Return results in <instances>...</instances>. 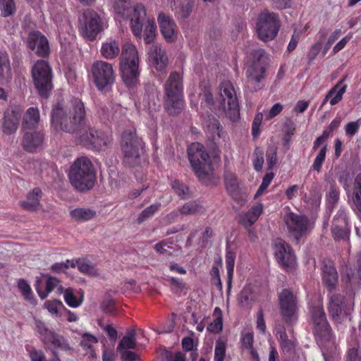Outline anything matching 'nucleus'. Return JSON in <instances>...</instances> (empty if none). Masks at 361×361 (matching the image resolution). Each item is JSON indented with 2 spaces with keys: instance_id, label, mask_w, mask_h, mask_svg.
Returning a JSON list of instances; mask_svg holds the SVG:
<instances>
[{
  "instance_id": "obj_11",
  "label": "nucleus",
  "mask_w": 361,
  "mask_h": 361,
  "mask_svg": "<svg viewBox=\"0 0 361 361\" xmlns=\"http://www.w3.org/2000/svg\"><path fill=\"white\" fill-rule=\"evenodd\" d=\"M311 312V323L313 325V332L318 344L331 338V329L326 319V314L322 306L313 307Z\"/></svg>"
},
{
  "instance_id": "obj_22",
  "label": "nucleus",
  "mask_w": 361,
  "mask_h": 361,
  "mask_svg": "<svg viewBox=\"0 0 361 361\" xmlns=\"http://www.w3.org/2000/svg\"><path fill=\"white\" fill-rule=\"evenodd\" d=\"M20 116V110L17 107L6 111L1 126L2 132L6 135L14 134L18 128Z\"/></svg>"
},
{
  "instance_id": "obj_59",
  "label": "nucleus",
  "mask_w": 361,
  "mask_h": 361,
  "mask_svg": "<svg viewBox=\"0 0 361 361\" xmlns=\"http://www.w3.org/2000/svg\"><path fill=\"white\" fill-rule=\"evenodd\" d=\"M273 178H274L273 173H268L264 176L260 186L259 187L257 191L256 192L255 197H259L262 195V193L264 192V190L270 185Z\"/></svg>"
},
{
  "instance_id": "obj_25",
  "label": "nucleus",
  "mask_w": 361,
  "mask_h": 361,
  "mask_svg": "<svg viewBox=\"0 0 361 361\" xmlns=\"http://www.w3.org/2000/svg\"><path fill=\"white\" fill-rule=\"evenodd\" d=\"M338 273L332 262L324 261L322 268V280L330 291L336 289L338 283Z\"/></svg>"
},
{
  "instance_id": "obj_6",
  "label": "nucleus",
  "mask_w": 361,
  "mask_h": 361,
  "mask_svg": "<svg viewBox=\"0 0 361 361\" xmlns=\"http://www.w3.org/2000/svg\"><path fill=\"white\" fill-rule=\"evenodd\" d=\"M145 148L142 139L138 137L135 130H125L121 135V149L124 154V161L130 166L138 164L141 153Z\"/></svg>"
},
{
  "instance_id": "obj_50",
  "label": "nucleus",
  "mask_w": 361,
  "mask_h": 361,
  "mask_svg": "<svg viewBox=\"0 0 361 361\" xmlns=\"http://www.w3.org/2000/svg\"><path fill=\"white\" fill-rule=\"evenodd\" d=\"M157 34V25L154 20H148L144 30V41L146 44L152 43Z\"/></svg>"
},
{
  "instance_id": "obj_42",
  "label": "nucleus",
  "mask_w": 361,
  "mask_h": 361,
  "mask_svg": "<svg viewBox=\"0 0 361 361\" xmlns=\"http://www.w3.org/2000/svg\"><path fill=\"white\" fill-rule=\"evenodd\" d=\"M136 347L135 331L131 330L128 332L118 345L117 350L119 351L135 349Z\"/></svg>"
},
{
  "instance_id": "obj_41",
  "label": "nucleus",
  "mask_w": 361,
  "mask_h": 361,
  "mask_svg": "<svg viewBox=\"0 0 361 361\" xmlns=\"http://www.w3.org/2000/svg\"><path fill=\"white\" fill-rule=\"evenodd\" d=\"M329 183L330 188L326 193V198L328 208L332 209L339 200L340 192L334 180H329Z\"/></svg>"
},
{
  "instance_id": "obj_28",
  "label": "nucleus",
  "mask_w": 361,
  "mask_h": 361,
  "mask_svg": "<svg viewBox=\"0 0 361 361\" xmlns=\"http://www.w3.org/2000/svg\"><path fill=\"white\" fill-rule=\"evenodd\" d=\"M263 211V205L259 203L250 208L246 213L240 215L239 222L246 228L251 227L258 219Z\"/></svg>"
},
{
  "instance_id": "obj_32",
  "label": "nucleus",
  "mask_w": 361,
  "mask_h": 361,
  "mask_svg": "<svg viewBox=\"0 0 361 361\" xmlns=\"http://www.w3.org/2000/svg\"><path fill=\"white\" fill-rule=\"evenodd\" d=\"M265 68L260 67L259 69L255 66L249 68L247 71V76L248 78V87H251L253 83L257 84V87H254L253 91L260 89L259 83L264 78Z\"/></svg>"
},
{
  "instance_id": "obj_61",
  "label": "nucleus",
  "mask_w": 361,
  "mask_h": 361,
  "mask_svg": "<svg viewBox=\"0 0 361 361\" xmlns=\"http://www.w3.org/2000/svg\"><path fill=\"white\" fill-rule=\"evenodd\" d=\"M251 293V290L249 288H243L238 296V302L241 306L246 307L249 305Z\"/></svg>"
},
{
  "instance_id": "obj_5",
  "label": "nucleus",
  "mask_w": 361,
  "mask_h": 361,
  "mask_svg": "<svg viewBox=\"0 0 361 361\" xmlns=\"http://www.w3.org/2000/svg\"><path fill=\"white\" fill-rule=\"evenodd\" d=\"M188 154L195 176L200 181L205 182L209 175L212 164L204 145L199 142L192 143L188 148Z\"/></svg>"
},
{
  "instance_id": "obj_2",
  "label": "nucleus",
  "mask_w": 361,
  "mask_h": 361,
  "mask_svg": "<svg viewBox=\"0 0 361 361\" xmlns=\"http://www.w3.org/2000/svg\"><path fill=\"white\" fill-rule=\"evenodd\" d=\"M183 80L177 71L170 73L164 84V108L170 116H176L183 111L185 106Z\"/></svg>"
},
{
  "instance_id": "obj_19",
  "label": "nucleus",
  "mask_w": 361,
  "mask_h": 361,
  "mask_svg": "<svg viewBox=\"0 0 361 361\" xmlns=\"http://www.w3.org/2000/svg\"><path fill=\"white\" fill-rule=\"evenodd\" d=\"M27 46L38 56L45 57L49 54L50 50L48 39L39 31H33L29 34Z\"/></svg>"
},
{
  "instance_id": "obj_21",
  "label": "nucleus",
  "mask_w": 361,
  "mask_h": 361,
  "mask_svg": "<svg viewBox=\"0 0 361 361\" xmlns=\"http://www.w3.org/2000/svg\"><path fill=\"white\" fill-rule=\"evenodd\" d=\"M22 145L23 149L27 152H36L42 145L44 138V134L42 131L36 130H23Z\"/></svg>"
},
{
  "instance_id": "obj_58",
  "label": "nucleus",
  "mask_w": 361,
  "mask_h": 361,
  "mask_svg": "<svg viewBox=\"0 0 361 361\" xmlns=\"http://www.w3.org/2000/svg\"><path fill=\"white\" fill-rule=\"evenodd\" d=\"M254 343V334L252 332L242 333L240 336L241 347L245 350L251 348Z\"/></svg>"
},
{
  "instance_id": "obj_16",
  "label": "nucleus",
  "mask_w": 361,
  "mask_h": 361,
  "mask_svg": "<svg viewBox=\"0 0 361 361\" xmlns=\"http://www.w3.org/2000/svg\"><path fill=\"white\" fill-rule=\"evenodd\" d=\"M274 256L279 264L286 271H292L296 266V257L290 246L283 240L278 238L274 245Z\"/></svg>"
},
{
  "instance_id": "obj_40",
  "label": "nucleus",
  "mask_w": 361,
  "mask_h": 361,
  "mask_svg": "<svg viewBox=\"0 0 361 361\" xmlns=\"http://www.w3.org/2000/svg\"><path fill=\"white\" fill-rule=\"evenodd\" d=\"M73 267H77L78 270L83 274L94 276L97 274V271L95 267L86 259H72Z\"/></svg>"
},
{
  "instance_id": "obj_24",
  "label": "nucleus",
  "mask_w": 361,
  "mask_h": 361,
  "mask_svg": "<svg viewBox=\"0 0 361 361\" xmlns=\"http://www.w3.org/2000/svg\"><path fill=\"white\" fill-rule=\"evenodd\" d=\"M149 59L152 66L158 71L166 69L168 58L166 52L158 45H152L149 50Z\"/></svg>"
},
{
  "instance_id": "obj_51",
  "label": "nucleus",
  "mask_w": 361,
  "mask_h": 361,
  "mask_svg": "<svg viewBox=\"0 0 361 361\" xmlns=\"http://www.w3.org/2000/svg\"><path fill=\"white\" fill-rule=\"evenodd\" d=\"M252 163L255 171H260L262 169L264 164V152L259 147H257L255 149Z\"/></svg>"
},
{
  "instance_id": "obj_10",
  "label": "nucleus",
  "mask_w": 361,
  "mask_h": 361,
  "mask_svg": "<svg viewBox=\"0 0 361 361\" xmlns=\"http://www.w3.org/2000/svg\"><path fill=\"white\" fill-rule=\"evenodd\" d=\"M219 92L227 116L232 121H238L240 116L239 104L233 84L228 80L222 82Z\"/></svg>"
},
{
  "instance_id": "obj_9",
  "label": "nucleus",
  "mask_w": 361,
  "mask_h": 361,
  "mask_svg": "<svg viewBox=\"0 0 361 361\" xmlns=\"http://www.w3.org/2000/svg\"><path fill=\"white\" fill-rule=\"evenodd\" d=\"M354 302L339 293L329 296L328 311L331 319L337 324L347 317L353 309Z\"/></svg>"
},
{
  "instance_id": "obj_36",
  "label": "nucleus",
  "mask_w": 361,
  "mask_h": 361,
  "mask_svg": "<svg viewBox=\"0 0 361 361\" xmlns=\"http://www.w3.org/2000/svg\"><path fill=\"white\" fill-rule=\"evenodd\" d=\"M235 255L232 251H227L226 254V267L227 271V289L230 293L232 287Z\"/></svg>"
},
{
  "instance_id": "obj_31",
  "label": "nucleus",
  "mask_w": 361,
  "mask_h": 361,
  "mask_svg": "<svg viewBox=\"0 0 361 361\" xmlns=\"http://www.w3.org/2000/svg\"><path fill=\"white\" fill-rule=\"evenodd\" d=\"M97 338L90 333H83L81 334L80 345L83 350L89 355L90 357L94 358L96 357L94 345L97 343Z\"/></svg>"
},
{
  "instance_id": "obj_33",
  "label": "nucleus",
  "mask_w": 361,
  "mask_h": 361,
  "mask_svg": "<svg viewBox=\"0 0 361 361\" xmlns=\"http://www.w3.org/2000/svg\"><path fill=\"white\" fill-rule=\"evenodd\" d=\"M100 51L105 59H113L116 58L120 52L118 42L114 39H109L102 44Z\"/></svg>"
},
{
  "instance_id": "obj_48",
  "label": "nucleus",
  "mask_w": 361,
  "mask_h": 361,
  "mask_svg": "<svg viewBox=\"0 0 361 361\" xmlns=\"http://www.w3.org/2000/svg\"><path fill=\"white\" fill-rule=\"evenodd\" d=\"M226 347L227 342L225 339L219 338L216 341L214 361H224L226 357Z\"/></svg>"
},
{
  "instance_id": "obj_57",
  "label": "nucleus",
  "mask_w": 361,
  "mask_h": 361,
  "mask_svg": "<svg viewBox=\"0 0 361 361\" xmlns=\"http://www.w3.org/2000/svg\"><path fill=\"white\" fill-rule=\"evenodd\" d=\"M338 181L342 185L347 195L350 197V190L349 189L350 183L351 181V176L348 171H343L340 173L338 176Z\"/></svg>"
},
{
  "instance_id": "obj_37",
  "label": "nucleus",
  "mask_w": 361,
  "mask_h": 361,
  "mask_svg": "<svg viewBox=\"0 0 361 361\" xmlns=\"http://www.w3.org/2000/svg\"><path fill=\"white\" fill-rule=\"evenodd\" d=\"M11 76V65L8 54L0 51V85L4 80Z\"/></svg>"
},
{
  "instance_id": "obj_46",
  "label": "nucleus",
  "mask_w": 361,
  "mask_h": 361,
  "mask_svg": "<svg viewBox=\"0 0 361 361\" xmlns=\"http://www.w3.org/2000/svg\"><path fill=\"white\" fill-rule=\"evenodd\" d=\"M133 0H114L116 13L122 17L127 16L132 8Z\"/></svg>"
},
{
  "instance_id": "obj_30",
  "label": "nucleus",
  "mask_w": 361,
  "mask_h": 361,
  "mask_svg": "<svg viewBox=\"0 0 361 361\" xmlns=\"http://www.w3.org/2000/svg\"><path fill=\"white\" fill-rule=\"evenodd\" d=\"M44 276L46 277L44 290H42L40 287L39 280H37L35 284V290L39 297L42 300L47 298L48 295L60 283V281L54 276L50 275H44Z\"/></svg>"
},
{
  "instance_id": "obj_15",
  "label": "nucleus",
  "mask_w": 361,
  "mask_h": 361,
  "mask_svg": "<svg viewBox=\"0 0 361 361\" xmlns=\"http://www.w3.org/2000/svg\"><path fill=\"white\" fill-rule=\"evenodd\" d=\"M279 307L283 320L292 324L298 320V305L295 295L289 289H283L279 295Z\"/></svg>"
},
{
  "instance_id": "obj_18",
  "label": "nucleus",
  "mask_w": 361,
  "mask_h": 361,
  "mask_svg": "<svg viewBox=\"0 0 361 361\" xmlns=\"http://www.w3.org/2000/svg\"><path fill=\"white\" fill-rule=\"evenodd\" d=\"M37 331L40 335V338L44 344H51L55 348L64 350L70 349V346L63 336L56 334L49 329L46 324L40 320H35Z\"/></svg>"
},
{
  "instance_id": "obj_17",
  "label": "nucleus",
  "mask_w": 361,
  "mask_h": 361,
  "mask_svg": "<svg viewBox=\"0 0 361 361\" xmlns=\"http://www.w3.org/2000/svg\"><path fill=\"white\" fill-rule=\"evenodd\" d=\"M350 224L348 219V211L341 207L334 216L331 232L335 240H339L348 238L350 232Z\"/></svg>"
},
{
  "instance_id": "obj_3",
  "label": "nucleus",
  "mask_w": 361,
  "mask_h": 361,
  "mask_svg": "<svg viewBox=\"0 0 361 361\" xmlns=\"http://www.w3.org/2000/svg\"><path fill=\"white\" fill-rule=\"evenodd\" d=\"M68 178L71 185L79 191L92 189L95 183V173L91 161L86 157L78 158L71 166Z\"/></svg>"
},
{
  "instance_id": "obj_56",
  "label": "nucleus",
  "mask_w": 361,
  "mask_h": 361,
  "mask_svg": "<svg viewBox=\"0 0 361 361\" xmlns=\"http://www.w3.org/2000/svg\"><path fill=\"white\" fill-rule=\"evenodd\" d=\"M175 192L181 198L186 199L188 195V188L178 180H174L171 183Z\"/></svg>"
},
{
  "instance_id": "obj_23",
  "label": "nucleus",
  "mask_w": 361,
  "mask_h": 361,
  "mask_svg": "<svg viewBox=\"0 0 361 361\" xmlns=\"http://www.w3.org/2000/svg\"><path fill=\"white\" fill-rule=\"evenodd\" d=\"M133 13L130 20V27L134 35L140 39L142 30V20L146 15L145 8L142 4H137L133 8Z\"/></svg>"
},
{
  "instance_id": "obj_52",
  "label": "nucleus",
  "mask_w": 361,
  "mask_h": 361,
  "mask_svg": "<svg viewBox=\"0 0 361 361\" xmlns=\"http://www.w3.org/2000/svg\"><path fill=\"white\" fill-rule=\"evenodd\" d=\"M203 208L196 202H189L185 204L180 209L183 214H195L202 212Z\"/></svg>"
},
{
  "instance_id": "obj_39",
  "label": "nucleus",
  "mask_w": 361,
  "mask_h": 361,
  "mask_svg": "<svg viewBox=\"0 0 361 361\" xmlns=\"http://www.w3.org/2000/svg\"><path fill=\"white\" fill-rule=\"evenodd\" d=\"M71 217L78 221H89L96 216V212L90 209L77 208L70 212Z\"/></svg>"
},
{
  "instance_id": "obj_47",
  "label": "nucleus",
  "mask_w": 361,
  "mask_h": 361,
  "mask_svg": "<svg viewBox=\"0 0 361 361\" xmlns=\"http://www.w3.org/2000/svg\"><path fill=\"white\" fill-rule=\"evenodd\" d=\"M18 288L25 300L32 304L35 303V299L33 297L32 288L25 279H20L18 281Z\"/></svg>"
},
{
  "instance_id": "obj_8",
  "label": "nucleus",
  "mask_w": 361,
  "mask_h": 361,
  "mask_svg": "<svg viewBox=\"0 0 361 361\" xmlns=\"http://www.w3.org/2000/svg\"><path fill=\"white\" fill-rule=\"evenodd\" d=\"M281 27L279 15L270 12L267 9L262 11L258 16L256 23V30L259 38L268 42L274 39Z\"/></svg>"
},
{
  "instance_id": "obj_43",
  "label": "nucleus",
  "mask_w": 361,
  "mask_h": 361,
  "mask_svg": "<svg viewBox=\"0 0 361 361\" xmlns=\"http://www.w3.org/2000/svg\"><path fill=\"white\" fill-rule=\"evenodd\" d=\"M352 200L356 209L361 212V173L355 178Z\"/></svg>"
},
{
  "instance_id": "obj_1",
  "label": "nucleus",
  "mask_w": 361,
  "mask_h": 361,
  "mask_svg": "<svg viewBox=\"0 0 361 361\" xmlns=\"http://www.w3.org/2000/svg\"><path fill=\"white\" fill-rule=\"evenodd\" d=\"M86 110L84 102L73 98L68 106L57 102L52 106L51 126L73 135L81 144L96 151L103 150L112 142V136L90 128L86 124Z\"/></svg>"
},
{
  "instance_id": "obj_62",
  "label": "nucleus",
  "mask_w": 361,
  "mask_h": 361,
  "mask_svg": "<svg viewBox=\"0 0 361 361\" xmlns=\"http://www.w3.org/2000/svg\"><path fill=\"white\" fill-rule=\"evenodd\" d=\"M223 328L222 318L219 317L216 318L211 324L207 326V331L212 333H219L221 331Z\"/></svg>"
},
{
  "instance_id": "obj_13",
  "label": "nucleus",
  "mask_w": 361,
  "mask_h": 361,
  "mask_svg": "<svg viewBox=\"0 0 361 361\" xmlns=\"http://www.w3.org/2000/svg\"><path fill=\"white\" fill-rule=\"evenodd\" d=\"M283 220L289 233L297 241H299L302 236L309 233L314 227V224L310 222L307 216L292 212L286 214Z\"/></svg>"
},
{
  "instance_id": "obj_20",
  "label": "nucleus",
  "mask_w": 361,
  "mask_h": 361,
  "mask_svg": "<svg viewBox=\"0 0 361 361\" xmlns=\"http://www.w3.org/2000/svg\"><path fill=\"white\" fill-rule=\"evenodd\" d=\"M160 32L167 42H173L177 39L176 24L173 18L160 13L157 18Z\"/></svg>"
},
{
  "instance_id": "obj_34",
  "label": "nucleus",
  "mask_w": 361,
  "mask_h": 361,
  "mask_svg": "<svg viewBox=\"0 0 361 361\" xmlns=\"http://www.w3.org/2000/svg\"><path fill=\"white\" fill-rule=\"evenodd\" d=\"M42 195V190L39 188H35L27 195V200L21 202L23 209L29 211L35 210L39 204V200Z\"/></svg>"
},
{
  "instance_id": "obj_35",
  "label": "nucleus",
  "mask_w": 361,
  "mask_h": 361,
  "mask_svg": "<svg viewBox=\"0 0 361 361\" xmlns=\"http://www.w3.org/2000/svg\"><path fill=\"white\" fill-rule=\"evenodd\" d=\"M158 101V91L154 85L148 86L145 88V93L143 97V102L145 107L149 111L156 110Z\"/></svg>"
},
{
  "instance_id": "obj_60",
  "label": "nucleus",
  "mask_w": 361,
  "mask_h": 361,
  "mask_svg": "<svg viewBox=\"0 0 361 361\" xmlns=\"http://www.w3.org/2000/svg\"><path fill=\"white\" fill-rule=\"evenodd\" d=\"M277 162V152L276 149L270 148L267 152V163L268 170H271L276 164Z\"/></svg>"
},
{
  "instance_id": "obj_38",
  "label": "nucleus",
  "mask_w": 361,
  "mask_h": 361,
  "mask_svg": "<svg viewBox=\"0 0 361 361\" xmlns=\"http://www.w3.org/2000/svg\"><path fill=\"white\" fill-rule=\"evenodd\" d=\"M224 182L228 193L233 198H235L238 195L239 187L235 174L231 172H226L224 173Z\"/></svg>"
},
{
  "instance_id": "obj_7",
  "label": "nucleus",
  "mask_w": 361,
  "mask_h": 361,
  "mask_svg": "<svg viewBox=\"0 0 361 361\" xmlns=\"http://www.w3.org/2000/svg\"><path fill=\"white\" fill-rule=\"evenodd\" d=\"M34 85L41 97L48 98L53 89L52 69L48 61L38 60L32 68Z\"/></svg>"
},
{
  "instance_id": "obj_49",
  "label": "nucleus",
  "mask_w": 361,
  "mask_h": 361,
  "mask_svg": "<svg viewBox=\"0 0 361 361\" xmlns=\"http://www.w3.org/2000/svg\"><path fill=\"white\" fill-rule=\"evenodd\" d=\"M161 207L160 202H157L151 204L150 206L146 207L142 212L139 214L137 219V223L141 224L146 221L147 219L152 217L154 214L159 210Z\"/></svg>"
},
{
  "instance_id": "obj_29",
  "label": "nucleus",
  "mask_w": 361,
  "mask_h": 361,
  "mask_svg": "<svg viewBox=\"0 0 361 361\" xmlns=\"http://www.w3.org/2000/svg\"><path fill=\"white\" fill-rule=\"evenodd\" d=\"M40 114L38 108L30 107L27 109L22 123L23 130H35L39 122Z\"/></svg>"
},
{
  "instance_id": "obj_63",
  "label": "nucleus",
  "mask_w": 361,
  "mask_h": 361,
  "mask_svg": "<svg viewBox=\"0 0 361 361\" xmlns=\"http://www.w3.org/2000/svg\"><path fill=\"white\" fill-rule=\"evenodd\" d=\"M101 308L105 313H113L115 311V302L112 298L104 299L102 304Z\"/></svg>"
},
{
  "instance_id": "obj_45",
  "label": "nucleus",
  "mask_w": 361,
  "mask_h": 361,
  "mask_svg": "<svg viewBox=\"0 0 361 361\" xmlns=\"http://www.w3.org/2000/svg\"><path fill=\"white\" fill-rule=\"evenodd\" d=\"M326 35L327 31L326 29L319 30L317 34L319 41L312 45L310 51L307 54V57L310 61H313L319 54L322 49V40L326 37Z\"/></svg>"
},
{
  "instance_id": "obj_55",
  "label": "nucleus",
  "mask_w": 361,
  "mask_h": 361,
  "mask_svg": "<svg viewBox=\"0 0 361 361\" xmlns=\"http://www.w3.org/2000/svg\"><path fill=\"white\" fill-rule=\"evenodd\" d=\"M72 259H66L64 262H56L50 267V270L56 274L64 273L70 268L73 267Z\"/></svg>"
},
{
  "instance_id": "obj_53",
  "label": "nucleus",
  "mask_w": 361,
  "mask_h": 361,
  "mask_svg": "<svg viewBox=\"0 0 361 361\" xmlns=\"http://www.w3.org/2000/svg\"><path fill=\"white\" fill-rule=\"evenodd\" d=\"M327 152V144H324L322 149L316 156L314 162L312 164V168L317 172H320L322 164L326 159V154Z\"/></svg>"
},
{
  "instance_id": "obj_12",
  "label": "nucleus",
  "mask_w": 361,
  "mask_h": 361,
  "mask_svg": "<svg viewBox=\"0 0 361 361\" xmlns=\"http://www.w3.org/2000/svg\"><path fill=\"white\" fill-rule=\"evenodd\" d=\"M80 28L83 36L94 40L103 30V23L99 14L92 9H86L79 16Z\"/></svg>"
},
{
  "instance_id": "obj_14",
  "label": "nucleus",
  "mask_w": 361,
  "mask_h": 361,
  "mask_svg": "<svg viewBox=\"0 0 361 361\" xmlns=\"http://www.w3.org/2000/svg\"><path fill=\"white\" fill-rule=\"evenodd\" d=\"M91 71L94 82L99 90H104L114 83L115 73L111 64L97 61L93 63Z\"/></svg>"
},
{
  "instance_id": "obj_64",
  "label": "nucleus",
  "mask_w": 361,
  "mask_h": 361,
  "mask_svg": "<svg viewBox=\"0 0 361 361\" xmlns=\"http://www.w3.org/2000/svg\"><path fill=\"white\" fill-rule=\"evenodd\" d=\"M360 126L359 121H351L346 124L345 130V133L348 136H353L357 133Z\"/></svg>"
},
{
  "instance_id": "obj_44",
  "label": "nucleus",
  "mask_w": 361,
  "mask_h": 361,
  "mask_svg": "<svg viewBox=\"0 0 361 361\" xmlns=\"http://www.w3.org/2000/svg\"><path fill=\"white\" fill-rule=\"evenodd\" d=\"M346 79V76L339 80V82L332 88H336L333 97H330L329 103L331 106L337 104L341 101L344 93L346 91L347 85H343Z\"/></svg>"
},
{
  "instance_id": "obj_54",
  "label": "nucleus",
  "mask_w": 361,
  "mask_h": 361,
  "mask_svg": "<svg viewBox=\"0 0 361 361\" xmlns=\"http://www.w3.org/2000/svg\"><path fill=\"white\" fill-rule=\"evenodd\" d=\"M0 4L1 6V14L4 17L11 16L16 12L14 0H1L0 1Z\"/></svg>"
},
{
  "instance_id": "obj_26",
  "label": "nucleus",
  "mask_w": 361,
  "mask_h": 361,
  "mask_svg": "<svg viewBox=\"0 0 361 361\" xmlns=\"http://www.w3.org/2000/svg\"><path fill=\"white\" fill-rule=\"evenodd\" d=\"M205 131L212 141L224 137L225 132L220 122L214 116H209L205 122Z\"/></svg>"
},
{
  "instance_id": "obj_27",
  "label": "nucleus",
  "mask_w": 361,
  "mask_h": 361,
  "mask_svg": "<svg viewBox=\"0 0 361 361\" xmlns=\"http://www.w3.org/2000/svg\"><path fill=\"white\" fill-rule=\"evenodd\" d=\"M85 298V292L82 289H74L68 288L66 289L64 301L66 305L72 308H78L82 304Z\"/></svg>"
},
{
  "instance_id": "obj_4",
  "label": "nucleus",
  "mask_w": 361,
  "mask_h": 361,
  "mask_svg": "<svg viewBox=\"0 0 361 361\" xmlns=\"http://www.w3.org/2000/svg\"><path fill=\"white\" fill-rule=\"evenodd\" d=\"M121 78L128 87L136 85L140 76L139 57L135 45L126 42L121 49Z\"/></svg>"
}]
</instances>
